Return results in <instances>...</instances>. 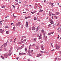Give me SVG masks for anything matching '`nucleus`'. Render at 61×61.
<instances>
[{"mask_svg": "<svg viewBox=\"0 0 61 61\" xmlns=\"http://www.w3.org/2000/svg\"><path fill=\"white\" fill-rule=\"evenodd\" d=\"M42 56V55L40 53H39L37 55V56L36 57H38V56Z\"/></svg>", "mask_w": 61, "mask_h": 61, "instance_id": "20e7f679", "label": "nucleus"}, {"mask_svg": "<svg viewBox=\"0 0 61 61\" xmlns=\"http://www.w3.org/2000/svg\"><path fill=\"white\" fill-rule=\"evenodd\" d=\"M52 15H56V14H52Z\"/></svg>", "mask_w": 61, "mask_h": 61, "instance_id": "ea45409f", "label": "nucleus"}, {"mask_svg": "<svg viewBox=\"0 0 61 61\" xmlns=\"http://www.w3.org/2000/svg\"><path fill=\"white\" fill-rule=\"evenodd\" d=\"M44 2L45 3H46V0H44Z\"/></svg>", "mask_w": 61, "mask_h": 61, "instance_id": "a19ab883", "label": "nucleus"}, {"mask_svg": "<svg viewBox=\"0 0 61 61\" xmlns=\"http://www.w3.org/2000/svg\"><path fill=\"white\" fill-rule=\"evenodd\" d=\"M59 23H58L57 24V25H59Z\"/></svg>", "mask_w": 61, "mask_h": 61, "instance_id": "0e129e2a", "label": "nucleus"}, {"mask_svg": "<svg viewBox=\"0 0 61 61\" xmlns=\"http://www.w3.org/2000/svg\"><path fill=\"white\" fill-rule=\"evenodd\" d=\"M53 4H54V3H52L51 4V6H52V7H53V6H54V5H53Z\"/></svg>", "mask_w": 61, "mask_h": 61, "instance_id": "2eb2a0df", "label": "nucleus"}, {"mask_svg": "<svg viewBox=\"0 0 61 61\" xmlns=\"http://www.w3.org/2000/svg\"><path fill=\"white\" fill-rule=\"evenodd\" d=\"M29 49H30V48H31V47H30V46H29Z\"/></svg>", "mask_w": 61, "mask_h": 61, "instance_id": "8fccbe9b", "label": "nucleus"}, {"mask_svg": "<svg viewBox=\"0 0 61 61\" xmlns=\"http://www.w3.org/2000/svg\"><path fill=\"white\" fill-rule=\"evenodd\" d=\"M5 5L2 6H1V8H5Z\"/></svg>", "mask_w": 61, "mask_h": 61, "instance_id": "dca6fc26", "label": "nucleus"}, {"mask_svg": "<svg viewBox=\"0 0 61 61\" xmlns=\"http://www.w3.org/2000/svg\"><path fill=\"white\" fill-rule=\"evenodd\" d=\"M25 50L26 52V51H27V49H26V48H25Z\"/></svg>", "mask_w": 61, "mask_h": 61, "instance_id": "2f4dec72", "label": "nucleus"}, {"mask_svg": "<svg viewBox=\"0 0 61 61\" xmlns=\"http://www.w3.org/2000/svg\"><path fill=\"white\" fill-rule=\"evenodd\" d=\"M32 46H35V44H33L32 45Z\"/></svg>", "mask_w": 61, "mask_h": 61, "instance_id": "680f3d73", "label": "nucleus"}, {"mask_svg": "<svg viewBox=\"0 0 61 61\" xmlns=\"http://www.w3.org/2000/svg\"><path fill=\"white\" fill-rule=\"evenodd\" d=\"M36 11H35L34 12H31V13H32V14H34L35 13H36Z\"/></svg>", "mask_w": 61, "mask_h": 61, "instance_id": "a211bd4d", "label": "nucleus"}, {"mask_svg": "<svg viewBox=\"0 0 61 61\" xmlns=\"http://www.w3.org/2000/svg\"><path fill=\"white\" fill-rule=\"evenodd\" d=\"M41 24H42V25H44V23H41Z\"/></svg>", "mask_w": 61, "mask_h": 61, "instance_id": "052dcab7", "label": "nucleus"}, {"mask_svg": "<svg viewBox=\"0 0 61 61\" xmlns=\"http://www.w3.org/2000/svg\"><path fill=\"white\" fill-rule=\"evenodd\" d=\"M9 53V56H10V55H11V54H12V52L11 51Z\"/></svg>", "mask_w": 61, "mask_h": 61, "instance_id": "1a4fd4ad", "label": "nucleus"}, {"mask_svg": "<svg viewBox=\"0 0 61 61\" xmlns=\"http://www.w3.org/2000/svg\"><path fill=\"white\" fill-rule=\"evenodd\" d=\"M13 6V7L14 8H15V6H14V5H12Z\"/></svg>", "mask_w": 61, "mask_h": 61, "instance_id": "e2e57ef3", "label": "nucleus"}, {"mask_svg": "<svg viewBox=\"0 0 61 61\" xmlns=\"http://www.w3.org/2000/svg\"><path fill=\"white\" fill-rule=\"evenodd\" d=\"M11 25H13V23H12L11 24Z\"/></svg>", "mask_w": 61, "mask_h": 61, "instance_id": "69168bd1", "label": "nucleus"}, {"mask_svg": "<svg viewBox=\"0 0 61 61\" xmlns=\"http://www.w3.org/2000/svg\"><path fill=\"white\" fill-rule=\"evenodd\" d=\"M59 35H58V36L57 37V39H58V38H59Z\"/></svg>", "mask_w": 61, "mask_h": 61, "instance_id": "37998d69", "label": "nucleus"}, {"mask_svg": "<svg viewBox=\"0 0 61 61\" xmlns=\"http://www.w3.org/2000/svg\"><path fill=\"white\" fill-rule=\"evenodd\" d=\"M13 16H14V17H15H15H16L15 16H14L13 15Z\"/></svg>", "mask_w": 61, "mask_h": 61, "instance_id": "864d4df0", "label": "nucleus"}, {"mask_svg": "<svg viewBox=\"0 0 61 61\" xmlns=\"http://www.w3.org/2000/svg\"><path fill=\"white\" fill-rule=\"evenodd\" d=\"M34 19L35 20H36V17H34Z\"/></svg>", "mask_w": 61, "mask_h": 61, "instance_id": "4be33fe9", "label": "nucleus"}, {"mask_svg": "<svg viewBox=\"0 0 61 61\" xmlns=\"http://www.w3.org/2000/svg\"><path fill=\"white\" fill-rule=\"evenodd\" d=\"M28 54L29 56H31V55L30 54H29V53H28Z\"/></svg>", "mask_w": 61, "mask_h": 61, "instance_id": "c03bdc74", "label": "nucleus"}, {"mask_svg": "<svg viewBox=\"0 0 61 61\" xmlns=\"http://www.w3.org/2000/svg\"><path fill=\"white\" fill-rule=\"evenodd\" d=\"M39 13H37V15H39Z\"/></svg>", "mask_w": 61, "mask_h": 61, "instance_id": "6e6d98bb", "label": "nucleus"}, {"mask_svg": "<svg viewBox=\"0 0 61 61\" xmlns=\"http://www.w3.org/2000/svg\"><path fill=\"white\" fill-rule=\"evenodd\" d=\"M25 18H26V19H27V18H28V17H25Z\"/></svg>", "mask_w": 61, "mask_h": 61, "instance_id": "4d7b16f0", "label": "nucleus"}, {"mask_svg": "<svg viewBox=\"0 0 61 61\" xmlns=\"http://www.w3.org/2000/svg\"><path fill=\"white\" fill-rule=\"evenodd\" d=\"M4 31V30H1V31H0V33H3V32Z\"/></svg>", "mask_w": 61, "mask_h": 61, "instance_id": "f3484780", "label": "nucleus"}, {"mask_svg": "<svg viewBox=\"0 0 61 61\" xmlns=\"http://www.w3.org/2000/svg\"><path fill=\"white\" fill-rule=\"evenodd\" d=\"M48 35H51V34H50V33H48Z\"/></svg>", "mask_w": 61, "mask_h": 61, "instance_id": "de8ad7c7", "label": "nucleus"}, {"mask_svg": "<svg viewBox=\"0 0 61 61\" xmlns=\"http://www.w3.org/2000/svg\"><path fill=\"white\" fill-rule=\"evenodd\" d=\"M25 53H21L20 52L19 54V55L20 56H21V55H23L24 54H25Z\"/></svg>", "mask_w": 61, "mask_h": 61, "instance_id": "0eeeda50", "label": "nucleus"}, {"mask_svg": "<svg viewBox=\"0 0 61 61\" xmlns=\"http://www.w3.org/2000/svg\"><path fill=\"white\" fill-rule=\"evenodd\" d=\"M22 44V42H20L18 43V45L19 44Z\"/></svg>", "mask_w": 61, "mask_h": 61, "instance_id": "b1692460", "label": "nucleus"}, {"mask_svg": "<svg viewBox=\"0 0 61 61\" xmlns=\"http://www.w3.org/2000/svg\"><path fill=\"white\" fill-rule=\"evenodd\" d=\"M15 40H16V38H15L14 39V42H15Z\"/></svg>", "mask_w": 61, "mask_h": 61, "instance_id": "e433bc0d", "label": "nucleus"}, {"mask_svg": "<svg viewBox=\"0 0 61 61\" xmlns=\"http://www.w3.org/2000/svg\"><path fill=\"white\" fill-rule=\"evenodd\" d=\"M36 29V28L35 27H32V30H35Z\"/></svg>", "mask_w": 61, "mask_h": 61, "instance_id": "9d476101", "label": "nucleus"}, {"mask_svg": "<svg viewBox=\"0 0 61 61\" xmlns=\"http://www.w3.org/2000/svg\"><path fill=\"white\" fill-rule=\"evenodd\" d=\"M42 39V36H40L39 38V39Z\"/></svg>", "mask_w": 61, "mask_h": 61, "instance_id": "aec40b11", "label": "nucleus"}, {"mask_svg": "<svg viewBox=\"0 0 61 61\" xmlns=\"http://www.w3.org/2000/svg\"><path fill=\"white\" fill-rule=\"evenodd\" d=\"M22 40H23V39H24L25 41H26V36H23L22 37Z\"/></svg>", "mask_w": 61, "mask_h": 61, "instance_id": "f257e3e1", "label": "nucleus"}, {"mask_svg": "<svg viewBox=\"0 0 61 61\" xmlns=\"http://www.w3.org/2000/svg\"><path fill=\"white\" fill-rule=\"evenodd\" d=\"M41 33H45V31H44V30H42L41 31Z\"/></svg>", "mask_w": 61, "mask_h": 61, "instance_id": "4468645a", "label": "nucleus"}, {"mask_svg": "<svg viewBox=\"0 0 61 61\" xmlns=\"http://www.w3.org/2000/svg\"><path fill=\"white\" fill-rule=\"evenodd\" d=\"M43 10H40V12H43Z\"/></svg>", "mask_w": 61, "mask_h": 61, "instance_id": "cd10ccee", "label": "nucleus"}, {"mask_svg": "<svg viewBox=\"0 0 61 61\" xmlns=\"http://www.w3.org/2000/svg\"><path fill=\"white\" fill-rule=\"evenodd\" d=\"M30 50H29V51H28V54L30 53Z\"/></svg>", "mask_w": 61, "mask_h": 61, "instance_id": "a878e982", "label": "nucleus"}, {"mask_svg": "<svg viewBox=\"0 0 61 61\" xmlns=\"http://www.w3.org/2000/svg\"><path fill=\"white\" fill-rule=\"evenodd\" d=\"M15 27H14L13 28V30H15Z\"/></svg>", "mask_w": 61, "mask_h": 61, "instance_id": "f704fd0d", "label": "nucleus"}, {"mask_svg": "<svg viewBox=\"0 0 61 61\" xmlns=\"http://www.w3.org/2000/svg\"><path fill=\"white\" fill-rule=\"evenodd\" d=\"M57 59V58L56 57L55 59V61H56V60Z\"/></svg>", "mask_w": 61, "mask_h": 61, "instance_id": "72a5a7b5", "label": "nucleus"}, {"mask_svg": "<svg viewBox=\"0 0 61 61\" xmlns=\"http://www.w3.org/2000/svg\"><path fill=\"white\" fill-rule=\"evenodd\" d=\"M56 15H59V12H56Z\"/></svg>", "mask_w": 61, "mask_h": 61, "instance_id": "ddd939ff", "label": "nucleus"}, {"mask_svg": "<svg viewBox=\"0 0 61 61\" xmlns=\"http://www.w3.org/2000/svg\"><path fill=\"white\" fill-rule=\"evenodd\" d=\"M43 41H41L40 42L41 43H43Z\"/></svg>", "mask_w": 61, "mask_h": 61, "instance_id": "58836bf2", "label": "nucleus"}, {"mask_svg": "<svg viewBox=\"0 0 61 61\" xmlns=\"http://www.w3.org/2000/svg\"><path fill=\"white\" fill-rule=\"evenodd\" d=\"M50 23H51V24H53V23H53V22H51Z\"/></svg>", "mask_w": 61, "mask_h": 61, "instance_id": "09e8293b", "label": "nucleus"}, {"mask_svg": "<svg viewBox=\"0 0 61 61\" xmlns=\"http://www.w3.org/2000/svg\"><path fill=\"white\" fill-rule=\"evenodd\" d=\"M25 13H26V12H23V13H24V14Z\"/></svg>", "mask_w": 61, "mask_h": 61, "instance_id": "13d9d810", "label": "nucleus"}, {"mask_svg": "<svg viewBox=\"0 0 61 61\" xmlns=\"http://www.w3.org/2000/svg\"><path fill=\"white\" fill-rule=\"evenodd\" d=\"M5 57H6V58H7L8 57V55L7 54H5L4 55Z\"/></svg>", "mask_w": 61, "mask_h": 61, "instance_id": "6e6552de", "label": "nucleus"}, {"mask_svg": "<svg viewBox=\"0 0 61 61\" xmlns=\"http://www.w3.org/2000/svg\"><path fill=\"white\" fill-rule=\"evenodd\" d=\"M19 49H22V48H21V47H19L18 48Z\"/></svg>", "mask_w": 61, "mask_h": 61, "instance_id": "7c9ffc66", "label": "nucleus"}, {"mask_svg": "<svg viewBox=\"0 0 61 61\" xmlns=\"http://www.w3.org/2000/svg\"><path fill=\"white\" fill-rule=\"evenodd\" d=\"M45 35H46V33H44L43 34L44 36H45Z\"/></svg>", "mask_w": 61, "mask_h": 61, "instance_id": "79ce46f5", "label": "nucleus"}, {"mask_svg": "<svg viewBox=\"0 0 61 61\" xmlns=\"http://www.w3.org/2000/svg\"><path fill=\"white\" fill-rule=\"evenodd\" d=\"M41 53H43V51H41Z\"/></svg>", "mask_w": 61, "mask_h": 61, "instance_id": "bf43d9fd", "label": "nucleus"}, {"mask_svg": "<svg viewBox=\"0 0 61 61\" xmlns=\"http://www.w3.org/2000/svg\"><path fill=\"white\" fill-rule=\"evenodd\" d=\"M40 36H42V34L41 33H40Z\"/></svg>", "mask_w": 61, "mask_h": 61, "instance_id": "6ab92c4d", "label": "nucleus"}, {"mask_svg": "<svg viewBox=\"0 0 61 61\" xmlns=\"http://www.w3.org/2000/svg\"><path fill=\"white\" fill-rule=\"evenodd\" d=\"M16 59H17V60H18V57H16Z\"/></svg>", "mask_w": 61, "mask_h": 61, "instance_id": "49530a36", "label": "nucleus"}, {"mask_svg": "<svg viewBox=\"0 0 61 61\" xmlns=\"http://www.w3.org/2000/svg\"><path fill=\"white\" fill-rule=\"evenodd\" d=\"M25 26H26V27H27V26H28V23H27L26 24Z\"/></svg>", "mask_w": 61, "mask_h": 61, "instance_id": "393cba45", "label": "nucleus"}, {"mask_svg": "<svg viewBox=\"0 0 61 61\" xmlns=\"http://www.w3.org/2000/svg\"><path fill=\"white\" fill-rule=\"evenodd\" d=\"M7 41L6 43H4V45H2V46H3L4 47H6V46H7Z\"/></svg>", "mask_w": 61, "mask_h": 61, "instance_id": "7ed1b4c3", "label": "nucleus"}, {"mask_svg": "<svg viewBox=\"0 0 61 61\" xmlns=\"http://www.w3.org/2000/svg\"><path fill=\"white\" fill-rule=\"evenodd\" d=\"M25 10L26 11H28V9H25Z\"/></svg>", "mask_w": 61, "mask_h": 61, "instance_id": "c9c22d12", "label": "nucleus"}, {"mask_svg": "<svg viewBox=\"0 0 61 61\" xmlns=\"http://www.w3.org/2000/svg\"><path fill=\"white\" fill-rule=\"evenodd\" d=\"M56 49H59L60 48V46L58 45H56Z\"/></svg>", "mask_w": 61, "mask_h": 61, "instance_id": "f03ea898", "label": "nucleus"}, {"mask_svg": "<svg viewBox=\"0 0 61 61\" xmlns=\"http://www.w3.org/2000/svg\"><path fill=\"white\" fill-rule=\"evenodd\" d=\"M1 50H2L0 48V51H1Z\"/></svg>", "mask_w": 61, "mask_h": 61, "instance_id": "338daca9", "label": "nucleus"}, {"mask_svg": "<svg viewBox=\"0 0 61 61\" xmlns=\"http://www.w3.org/2000/svg\"><path fill=\"white\" fill-rule=\"evenodd\" d=\"M53 33H54V32H51L50 33V34L51 35V34H53Z\"/></svg>", "mask_w": 61, "mask_h": 61, "instance_id": "c85d7f7f", "label": "nucleus"}, {"mask_svg": "<svg viewBox=\"0 0 61 61\" xmlns=\"http://www.w3.org/2000/svg\"><path fill=\"white\" fill-rule=\"evenodd\" d=\"M34 42H36V38H35L34 39Z\"/></svg>", "mask_w": 61, "mask_h": 61, "instance_id": "c756f323", "label": "nucleus"}, {"mask_svg": "<svg viewBox=\"0 0 61 61\" xmlns=\"http://www.w3.org/2000/svg\"><path fill=\"white\" fill-rule=\"evenodd\" d=\"M2 29H1L0 30V31H2Z\"/></svg>", "mask_w": 61, "mask_h": 61, "instance_id": "5fc2aeb1", "label": "nucleus"}, {"mask_svg": "<svg viewBox=\"0 0 61 61\" xmlns=\"http://www.w3.org/2000/svg\"><path fill=\"white\" fill-rule=\"evenodd\" d=\"M21 48H23L24 47V45H22V46H21Z\"/></svg>", "mask_w": 61, "mask_h": 61, "instance_id": "5701e85b", "label": "nucleus"}, {"mask_svg": "<svg viewBox=\"0 0 61 61\" xmlns=\"http://www.w3.org/2000/svg\"><path fill=\"white\" fill-rule=\"evenodd\" d=\"M3 21H4V20H1V22H3Z\"/></svg>", "mask_w": 61, "mask_h": 61, "instance_id": "774afa93", "label": "nucleus"}, {"mask_svg": "<svg viewBox=\"0 0 61 61\" xmlns=\"http://www.w3.org/2000/svg\"><path fill=\"white\" fill-rule=\"evenodd\" d=\"M49 16H51L52 15V12L49 11Z\"/></svg>", "mask_w": 61, "mask_h": 61, "instance_id": "423d86ee", "label": "nucleus"}, {"mask_svg": "<svg viewBox=\"0 0 61 61\" xmlns=\"http://www.w3.org/2000/svg\"><path fill=\"white\" fill-rule=\"evenodd\" d=\"M20 23V22H19L18 24H16V25H21Z\"/></svg>", "mask_w": 61, "mask_h": 61, "instance_id": "39448f33", "label": "nucleus"}, {"mask_svg": "<svg viewBox=\"0 0 61 61\" xmlns=\"http://www.w3.org/2000/svg\"><path fill=\"white\" fill-rule=\"evenodd\" d=\"M12 49H13V47H11L9 51L10 52H11V51H12Z\"/></svg>", "mask_w": 61, "mask_h": 61, "instance_id": "f8f14e48", "label": "nucleus"}, {"mask_svg": "<svg viewBox=\"0 0 61 61\" xmlns=\"http://www.w3.org/2000/svg\"><path fill=\"white\" fill-rule=\"evenodd\" d=\"M49 5H51V2H49Z\"/></svg>", "mask_w": 61, "mask_h": 61, "instance_id": "473e14b6", "label": "nucleus"}, {"mask_svg": "<svg viewBox=\"0 0 61 61\" xmlns=\"http://www.w3.org/2000/svg\"><path fill=\"white\" fill-rule=\"evenodd\" d=\"M6 33L7 34H8V33H9V31H7L6 32Z\"/></svg>", "mask_w": 61, "mask_h": 61, "instance_id": "bb28decb", "label": "nucleus"}, {"mask_svg": "<svg viewBox=\"0 0 61 61\" xmlns=\"http://www.w3.org/2000/svg\"><path fill=\"white\" fill-rule=\"evenodd\" d=\"M33 52V50H32L31 51V53H32V52Z\"/></svg>", "mask_w": 61, "mask_h": 61, "instance_id": "4c0bfd02", "label": "nucleus"}, {"mask_svg": "<svg viewBox=\"0 0 61 61\" xmlns=\"http://www.w3.org/2000/svg\"><path fill=\"white\" fill-rule=\"evenodd\" d=\"M44 53H46V51H44Z\"/></svg>", "mask_w": 61, "mask_h": 61, "instance_id": "3c124183", "label": "nucleus"}, {"mask_svg": "<svg viewBox=\"0 0 61 61\" xmlns=\"http://www.w3.org/2000/svg\"><path fill=\"white\" fill-rule=\"evenodd\" d=\"M15 1H16V2H18V0H15Z\"/></svg>", "mask_w": 61, "mask_h": 61, "instance_id": "603ef678", "label": "nucleus"}, {"mask_svg": "<svg viewBox=\"0 0 61 61\" xmlns=\"http://www.w3.org/2000/svg\"><path fill=\"white\" fill-rule=\"evenodd\" d=\"M1 56L2 57V59H4V60L5 59H4V57L2 56Z\"/></svg>", "mask_w": 61, "mask_h": 61, "instance_id": "412c9836", "label": "nucleus"}, {"mask_svg": "<svg viewBox=\"0 0 61 61\" xmlns=\"http://www.w3.org/2000/svg\"><path fill=\"white\" fill-rule=\"evenodd\" d=\"M51 51L53 52V51H54V50L53 49L51 50Z\"/></svg>", "mask_w": 61, "mask_h": 61, "instance_id": "a18cd8bd", "label": "nucleus"}, {"mask_svg": "<svg viewBox=\"0 0 61 61\" xmlns=\"http://www.w3.org/2000/svg\"><path fill=\"white\" fill-rule=\"evenodd\" d=\"M41 47L42 50H44V47H43L42 46H41Z\"/></svg>", "mask_w": 61, "mask_h": 61, "instance_id": "9b49d317", "label": "nucleus"}]
</instances>
